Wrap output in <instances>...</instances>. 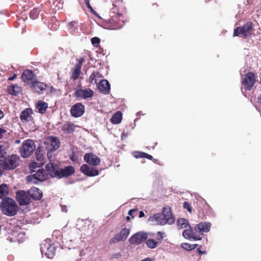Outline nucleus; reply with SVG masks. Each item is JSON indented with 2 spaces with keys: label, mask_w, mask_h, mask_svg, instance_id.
Wrapping results in <instances>:
<instances>
[{
  "label": "nucleus",
  "mask_w": 261,
  "mask_h": 261,
  "mask_svg": "<svg viewBox=\"0 0 261 261\" xmlns=\"http://www.w3.org/2000/svg\"><path fill=\"white\" fill-rule=\"evenodd\" d=\"M148 221L157 225H172L175 222V218L172 214L170 207L167 206L163 208L162 213L154 214L149 218Z\"/></svg>",
  "instance_id": "1"
},
{
  "label": "nucleus",
  "mask_w": 261,
  "mask_h": 261,
  "mask_svg": "<svg viewBox=\"0 0 261 261\" xmlns=\"http://www.w3.org/2000/svg\"><path fill=\"white\" fill-rule=\"evenodd\" d=\"M46 169L51 176L62 178L68 176L74 172V169L72 166H67L63 169H58V166L52 163L46 165Z\"/></svg>",
  "instance_id": "2"
},
{
  "label": "nucleus",
  "mask_w": 261,
  "mask_h": 261,
  "mask_svg": "<svg viewBox=\"0 0 261 261\" xmlns=\"http://www.w3.org/2000/svg\"><path fill=\"white\" fill-rule=\"evenodd\" d=\"M0 208L5 215L9 217L15 216L18 211V207L15 201L9 197L2 199L0 203Z\"/></svg>",
  "instance_id": "3"
},
{
  "label": "nucleus",
  "mask_w": 261,
  "mask_h": 261,
  "mask_svg": "<svg viewBox=\"0 0 261 261\" xmlns=\"http://www.w3.org/2000/svg\"><path fill=\"white\" fill-rule=\"evenodd\" d=\"M19 157L16 155L8 156L4 160H0V172L4 169L12 170L18 165Z\"/></svg>",
  "instance_id": "4"
},
{
  "label": "nucleus",
  "mask_w": 261,
  "mask_h": 261,
  "mask_svg": "<svg viewBox=\"0 0 261 261\" xmlns=\"http://www.w3.org/2000/svg\"><path fill=\"white\" fill-rule=\"evenodd\" d=\"M36 148L34 142L30 139L23 142L20 148V153L22 158H27L32 154Z\"/></svg>",
  "instance_id": "5"
},
{
  "label": "nucleus",
  "mask_w": 261,
  "mask_h": 261,
  "mask_svg": "<svg viewBox=\"0 0 261 261\" xmlns=\"http://www.w3.org/2000/svg\"><path fill=\"white\" fill-rule=\"evenodd\" d=\"M255 75L252 72H248L245 75L242 80V84L244 89L250 90L255 83Z\"/></svg>",
  "instance_id": "6"
},
{
  "label": "nucleus",
  "mask_w": 261,
  "mask_h": 261,
  "mask_svg": "<svg viewBox=\"0 0 261 261\" xmlns=\"http://www.w3.org/2000/svg\"><path fill=\"white\" fill-rule=\"evenodd\" d=\"M252 24L250 22H247L243 27H238L234 30L233 36H237L242 35L244 37H247L251 34Z\"/></svg>",
  "instance_id": "7"
},
{
  "label": "nucleus",
  "mask_w": 261,
  "mask_h": 261,
  "mask_svg": "<svg viewBox=\"0 0 261 261\" xmlns=\"http://www.w3.org/2000/svg\"><path fill=\"white\" fill-rule=\"evenodd\" d=\"M148 238V233L144 232H138L133 234L129 239L130 244L139 245Z\"/></svg>",
  "instance_id": "8"
},
{
  "label": "nucleus",
  "mask_w": 261,
  "mask_h": 261,
  "mask_svg": "<svg viewBox=\"0 0 261 261\" xmlns=\"http://www.w3.org/2000/svg\"><path fill=\"white\" fill-rule=\"evenodd\" d=\"M41 251L42 254H44L48 258H51L56 252V247L53 244L45 243L41 245Z\"/></svg>",
  "instance_id": "9"
},
{
  "label": "nucleus",
  "mask_w": 261,
  "mask_h": 261,
  "mask_svg": "<svg viewBox=\"0 0 261 261\" xmlns=\"http://www.w3.org/2000/svg\"><path fill=\"white\" fill-rule=\"evenodd\" d=\"M45 172L42 170L39 169L37 170L36 172L27 177V180L28 182L36 184L37 180L43 181L46 178Z\"/></svg>",
  "instance_id": "10"
},
{
  "label": "nucleus",
  "mask_w": 261,
  "mask_h": 261,
  "mask_svg": "<svg viewBox=\"0 0 261 261\" xmlns=\"http://www.w3.org/2000/svg\"><path fill=\"white\" fill-rule=\"evenodd\" d=\"M16 197L20 205H27L30 202L31 197L28 195V192L20 190L17 191Z\"/></svg>",
  "instance_id": "11"
},
{
  "label": "nucleus",
  "mask_w": 261,
  "mask_h": 261,
  "mask_svg": "<svg viewBox=\"0 0 261 261\" xmlns=\"http://www.w3.org/2000/svg\"><path fill=\"white\" fill-rule=\"evenodd\" d=\"M94 93L92 90L90 88L79 89L75 92V95L76 97L83 99H87L92 97Z\"/></svg>",
  "instance_id": "12"
},
{
  "label": "nucleus",
  "mask_w": 261,
  "mask_h": 261,
  "mask_svg": "<svg viewBox=\"0 0 261 261\" xmlns=\"http://www.w3.org/2000/svg\"><path fill=\"white\" fill-rule=\"evenodd\" d=\"M81 171L88 176H95L99 174L98 170L87 164H84L81 167Z\"/></svg>",
  "instance_id": "13"
},
{
  "label": "nucleus",
  "mask_w": 261,
  "mask_h": 261,
  "mask_svg": "<svg viewBox=\"0 0 261 261\" xmlns=\"http://www.w3.org/2000/svg\"><path fill=\"white\" fill-rule=\"evenodd\" d=\"M85 161L89 165L97 166L100 162V159L95 154L92 153H87L84 155Z\"/></svg>",
  "instance_id": "14"
},
{
  "label": "nucleus",
  "mask_w": 261,
  "mask_h": 261,
  "mask_svg": "<svg viewBox=\"0 0 261 261\" xmlns=\"http://www.w3.org/2000/svg\"><path fill=\"white\" fill-rule=\"evenodd\" d=\"M130 233V229L129 228H124L122 229L119 233L117 234L114 238L111 239L110 243H114L119 242L122 240H125Z\"/></svg>",
  "instance_id": "15"
},
{
  "label": "nucleus",
  "mask_w": 261,
  "mask_h": 261,
  "mask_svg": "<svg viewBox=\"0 0 261 261\" xmlns=\"http://www.w3.org/2000/svg\"><path fill=\"white\" fill-rule=\"evenodd\" d=\"M85 107L81 103H78L72 106L70 110V112L74 117H79L81 116L84 113Z\"/></svg>",
  "instance_id": "16"
},
{
  "label": "nucleus",
  "mask_w": 261,
  "mask_h": 261,
  "mask_svg": "<svg viewBox=\"0 0 261 261\" xmlns=\"http://www.w3.org/2000/svg\"><path fill=\"white\" fill-rule=\"evenodd\" d=\"M33 111L31 109H27L23 111L20 115V118L23 123L33 122V118L32 117Z\"/></svg>",
  "instance_id": "17"
},
{
  "label": "nucleus",
  "mask_w": 261,
  "mask_h": 261,
  "mask_svg": "<svg viewBox=\"0 0 261 261\" xmlns=\"http://www.w3.org/2000/svg\"><path fill=\"white\" fill-rule=\"evenodd\" d=\"M45 143L51 145V148H49V150L51 151L55 150L59 147L60 142L59 139L56 137H49L46 139Z\"/></svg>",
  "instance_id": "18"
},
{
  "label": "nucleus",
  "mask_w": 261,
  "mask_h": 261,
  "mask_svg": "<svg viewBox=\"0 0 261 261\" xmlns=\"http://www.w3.org/2000/svg\"><path fill=\"white\" fill-rule=\"evenodd\" d=\"M211 223L208 222H200L194 227L195 231L207 232L210 231Z\"/></svg>",
  "instance_id": "19"
},
{
  "label": "nucleus",
  "mask_w": 261,
  "mask_h": 261,
  "mask_svg": "<svg viewBox=\"0 0 261 261\" xmlns=\"http://www.w3.org/2000/svg\"><path fill=\"white\" fill-rule=\"evenodd\" d=\"M98 88L101 92L107 94L110 92V85L107 80H102L99 83Z\"/></svg>",
  "instance_id": "20"
},
{
  "label": "nucleus",
  "mask_w": 261,
  "mask_h": 261,
  "mask_svg": "<svg viewBox=\"0 0 261 261\" xmlns=\"http://www.w3.org/2000/svg\"><path fill=\"white\" fill-rule=\"evenodd\" d=\"M27 192L31 198L36 200L40 199L42 196V193L39 189L36 187L31 188Z\"/></svg>",
  "instance_id": "21"
},
{
  "label": "nucleus",
  "mask_w": 261,
  "mask_h": 261,
  "mask_svg": "<svg viewBox=\"0 0 261 261\" xmlns=\"http://www.w3.org/2000/svg\"><path fill=\"white\" fill-rule=\"evenodd\" d=\"M183 237L187 239H193L195 240H200L201 238L199 235H197L195 232H193L192 229H187L182 232Z\"/></svg>",
  "instance_id": "22"
},
{
  "label": "nucleus",
  "mask_w": 261,
  "mask_h": 261,
  "mask_svg": "<svg viewBox=\"0 0 261 261\" xmlns=\"http://www.w3.org/2000/svg\"><path fill=\"white\" fill-rule=\"evenodd\" d=\"M31 86L33 88V90L37 92L43 91L46 88V85L45 84L37 81H33L31 83Z\"/></svg>",
  "instance_id": "23"
},
{
  "label": "nucleus",
  "mask_w": 261,
  "mask_h": 261,
  "mask_svg": "<svg viewBox=\"0 0 261 261\" xmlns=\"http://www.w3.org/2000/svg\"><path fill=\"white\" fill-rule=\"evenodd\" d=\"M34 74L31 70H26L22 73L21 79L23 82L31 81L32 83L33 81H35L34 80Z\"/></svg>",
  "instance_id": "24"
},
{
  "label": "nucleus",
  "mask_w": 261,
  "mask_h": 261,
  "mask_svg": "<svg viewBox=\"0 0 261 261\" xmlns=\"http://www.w3.org/2000/svg\"><path fill=\"white\" fill-rule=\"evenodd\" d=\"M76 126L71 123L68 122L65 123L62 127V130L66 134H70L74 131L75 129Z\"/></svg>",
  "instance_id": "25"
},
{
  "label": "nucleus",
  "mask_w": 261,
  "mask_h": 261,
  "mask_svg": "<svg viewBox=\"0 0 261 261\" xmlns=\"http://www.w3.org/2000/svg\"><path fill=\"white\" fill-rule=\"evenodd\" d=\"M8 91L10 94L17 95L21 91V89L17 85H12L9 87Z\"/></svg>",
  "instance_id": "26"
},
{
  "label": "nucleus",
  "mask_w": 261,
  "mask_h": 261,
  "mask_svg": "<svg viewBox=\"0 0 261 261\" xmlns=\"http://www.w3.org/2000/svg\"><path fill=\"white\" fill-rule=\"evenodd\" d=\"M48 107V104L42 101H39L36 105V109L41 114H43Z\"/></svg>",
  "instance_id": "27"
},
{
  "label": "nucleus",
  "mask_w": 261,
  "mask_h": 261,
  "mask_svg": "<svg viewBox=\"0 0 261 261\" xmlns=\"http://www.w3.org/2000/svg\"><path fill=\"white\" fill-rule=\"evenodd\" d=\"M122 114L121 112H117L111 118V121L113 124H119L122 120Z\"/></svg>",
  "instance_id": "28"
},
{
  "label": "nucleus",
  "mask_w": 261,
  "mask_h": 261,
  "mask_svg": "<svg viewBox=\"0 0 261 261\" xmlns=\"http://www.w3.org/2000/svg\"><path fill=\"white\" fill-rule=\"evenodd\" d=\"M177 226L178 229L186 228L190 227L187 219L184 218H179L177 221Z\"/></svg>",
  "instance_id": "29"
},
{
  "label": "nucleus",
  "mask_w": 261,
  "mask_h": 261,
  "mask_svg": "<svg viewBox=\"0 0 261 261\" xmlns=\"http://www.w3.org/2000/svg\"><path fill=\"white\" fill-rule=\"evenodd\" d=\"M9 188L6 184H3L0 185V198L7 196L9 193Z\"/></svg>",
  "instance_id": "30"
},
{
  "label": "nucleus",
  "mask_w": 261,
  "mask_h": 261,
  "mask_svg": "<svg viewBox=\"0 0 261 261\" xmlns=\"http://www.w3.org/2000/svg\"><path fill=\"white\" fill-rule=\"evenodd\" d=\"M81 68L79 66H75L72 71V78L74 80L77 79L80 74Z\"/></svg>",
  "instance_id": "31"
},
{
  "label": "nucleus",
  "mask_w": 261,
  "mask_h": 261,
  "mask_svg": "<svg viewBox=\"0 0 261 261\" xmlns=\"http://www.w3.org/2000/svg\"><path fill=\"white\" fill-rule=\"evenodd\" d=\"M146 246L150 249H154L158 245V242L153 239H148L146 241Z\"/></svg>",
  "instance_id": "32"
},
{
  "label": "nucleus",
  "mask_w": 261,
  "mask_h": 261,
  "mask_svg": "<svg viewBox=\"0 0 261 261\" xmlns=\"http://www.w3.org/2000/svg\"><path fill=\"white\" fill-rule=\"evenodd\" d=\"M196 244H190L189 243H182L181 244V247L187 250H192L195 249L196 247Z\"/></svg>",
  "instance_id": "33"
},
{
  "label": "nucleus",
  "mask_w": 261,
  "mask_h": 261,
  "mask_svg": "<svg viewBox=\"0 0 261 261\" xmlns=\"http://www.w3.org/2000/svg\"><path fill=\"white\" fill-rule=\"evenodd\" d=\"M39 14V10L37 8H34L32 10L30 13L31 18L33 19H36Z\"/></svg>",
  "instance_id": "34"
},
{
  "label": "nucleus",
  "mask_w": 261,
  "mask_h": 261,
  "mask_svg": "<svg viewBox=\"0 0 261 261\" xmlns=\"http://www.w3.org/2000/svg\"><path fill=\"white\" fill-rule=\"evenodd\" d=\"M77 22L75 21L70 22L68 24L69 29L71 32L75 31L77 29Z\"/></svg>",
  "instance_id": "35"
},
{
  "label": "nucleus",
  "mask_w": 261,
  "mask_h": 261,
  "mask_svg": "<svg viewBox=\"0 0 261 261\" xmlns=\"http://www.w3.org/2000/svg\"><path fill=\"white\" fill-rule=\"evenodd\" d=\"M36 159L38 161L41 162L43 160V154L41 152V149L40 148H38L36 151Z\"/></svg>",
  "instance_id": "36"
},
{
  "label": "nucleus",
  "mask_w": 261,
  "mask_h": 261,
  "mask_svg": "<svg viewBox=\"0 0 261 261\" xmlns=\"http://www.w3.org/2000/svg\"><path fill=\"white\" fill-rule=\"evenodd\" d=\"M100 75L98 72L92 73L89 77V81L91 83H93L94 82L96 83V78L99 77Z\"/></svg>",
  "instance_id": "37"
},
{
  "label": "nucleus",
  "mask_w": 261,
  "mask_h": 261,
  "mask_svg": "<svg viewBox=\"0 0 261 261\" xmlns=\"http://www.w3.org/2000/svg\"><path fill=\"white\" fill-rule=\"evenodd\" d=\"M41 164L33 162L29 164V168L32 172H35V169L40 167Z\"/></svg>",
  "instance_id": "38"
},
{
  "label": "nucleus",
  "mask_w": 261,
  "mask_h": 261,
  "mask_svg": "<svg viewBox=\"0 0 261 261\" xmlns=\"http://www.w3.org/2000/svg\"><path fill=\"white\" fill-rule=\"evenodd\" d=\"M100 39L97 37H94L91 39V43L93 45L96 46L99 44Z\"/></svg>",
  "instance_id": "39"
},
{
  "label": "nucleus",
  "mask_w": 261,
  "mask_h": 261,
  "mask_svg": "<svg viewBox=\"0 0 261 261\" xmlns=\"http://www.w3.org/2000/svg\"><path fill=\"white\" fill-rule=\"evenodd\" d=\"M184 207L185 208L187 209L189 212L191 213L192 212V207L189 202L186 201L184 203Z\"/></svg>",
  "instance_id": "40"
},
{
  "label": "nucleus",
  "mask_w": 261,
  "mask_h": 261,
  "mask_svg": "<svg viewBox=\"0 0 261 261\" xmlns=\"http://www.w3.org/2000/svg\"><path fill=\"white\" fill-rule=\"evenodd\" d=\"M6 154V152L5 151L4 147L1 145H0V158H3Z\"/></svg>",
  "instance_id": "41"
},
{
  "label": "nucleus",
  "mask_w": 261,
  "mask_h": 261,
  "mask_svg": "<svg viewBox=\"0 0 261 261\" xmlns=\"http://www.w3.org/2000/svg\"><path fill=\"white\" fill-rule=\"evenodd\" d=\"M144 152H136L134 153V156L136 158H143Z\"/></svg>",
  "instance_id": "42"
},
{
  "label": "nucleus",
  "mask_w": 261,
  "mask_h": 261,
  "mask_svg": "<svg viewBox=\"0 0 261 261\" xmlns=\"http://www.w3.org/2000/svg\"><path fill=\"white\" fill-rule=\"evenodd\" d=\"M78 63L75 65V66H79L80 67L82 68V64L84 61V59L82 58H80L77 60Z\"/></svg>",
  "instance_id": "43"
},
{
  "label": "nucleus",
  "mask_w": 261,
  "mask_h": 261,
  "mask_svg": "<svg viewBox=\"0 0 261 261\" xmlns=\"http://www.w3.org/2000/svg\"><path fill=\"white\" fill-rule=\"evenodd\" d=\"M85 4L86 5V6H87V7L90 9V10L91 11H93V10L92 8V7L91 6L90 4V2H89V0H85Z\"/></svg>",
  "instance_id": "44"
},
{
  "label": "nucleus",
  "mask_w": 261,
  "mask_h": 261,
  "mask_svg": "<svg viewBox=\"0 0 261 261\" xmlns=\"http://www.w3.org/2000/svg\"><path fill=\"white\" fill-rule=\"evenodd\" d=\"M6 133V130L0 126V137H2Z\"/></svg>",
  "instance_id": "45"
},
{
  "label": "nucleus",
  "mask_w": 261,
  "mask_h": 261,
  "mask_svg": "<svg viewBox=\"0 0 261 261\" xmlns=\"http://www.w3.org/2000/svg\"><path fill=\"white\" fill-rule=\"evenodd\" d=\"M143 154V158H147L149 160H151L152 159V156L151 155H149L147 153H144Z\"/></svg>",
  "instance_id": "46"
},
{
  "label": "nucleus",
  "mask_w": 261,
  "mask_h": 261,
  "mask_svg": "<svg viewBox=\"0 0 261 261\" xmlns=\"http://www.w3.org/2000/svg\"><path fill=\"white\" fill-rule=\"evenodd\" d=\"M158 237H159L161 239H163L164 237V233L159 231L157 233Z\"/></svg>",
  "instance_id": "47"
},
{
  "label": "nucleus",
  "mask_w": 261,
  "mask_h": 261,
  "mask_svg": "<svg viewBox=\"0 0 261 261\" xmlns=\"http://www.w3.org/2000/svg\"><path fill=\"white\" fill-rule=\"evenodd\" d=\"M136 212V210H134V209H132L130 210L128 212V215L133 217V213L134 212Z\"/></svg>",
  "instance_id": "48"
},
{
  "label": "nucleus",
  "mask_w": 261,
  "mask_h": 261,
  "mask_svg": "<svg viewBox=\"0 0 261 261\" xmlns=\"http://www.w3.org/2000/svg\"><path fill=\"white\" fill-rule=\"evenodd\" d=\"M16 74H14V75H13L11 77H10L8 80L9 81H13V80H14V79L16 77Z\"/></svg>",
  "instance_id": "49"
},
{
  "label": "nucleus",
  "mask_w": 261,
  "mask_h": 261,
  "mask_svg": "<svg viewBox=\"0 0 261 261\" xmlns=\"http://www.w3.org/2000/svg\"><path fill=\"white\" fill-rule=\"evenodd\" d=\"M62 211L64 212H66L67 211V208L65 206H63L62 207Z\"/></svg>",
  "instance_id": "50"
},
{
  "label": "nucleus",
  "mask_w": 261,
  "mask_h": 261,
  "mask_svg": "<svg viewBox=\"0 0 261 261\" xmlns=\"http://www.w3.org/2000/svg\"><path fill=\"white\" fill-rule=\"evenodd\" d=\"M141 261H152V260L150 258L147 257L142 259Z\"/></svg>",
  "instance_id": "51"
},
{
  "label": "nucleus",
  "mask_w": 261,
  "mask_h": 261,
  "mask_svg": "<svg viewBox=\"0 0 261 261\" xmlns=\"http://www.w3.org/2000/svg\"><path fill=\"white\" fill-rule=\"evenodd\" d=\"M4 117V113L3 111L0 109V119H1Z\"/></svg>",
  "instance_id": "52"
},
{
  "label": "nucleus",
  "mask_w": 261,
  "mask_h": 261,
  "mask_svg": "<svg viewBox=\"0 0 261 261\" xmlns=\"http://www.w3.org/2000/svg\"><path fill=\"white\" fill-rule=\"evenodd\" d=\"M144 216V214L142 211H140L139 213V217L141 218Z\"/></svg>",
  "instance_id": "53"
},
{
  "label": "nucleus",
  "mask_w": 261,
  "mask_h": 261,
  "mask_svg": "<svg viewBox=\"0 0 261 261\" xmlns=\"http://www.w3.org/2000/svg\"><path fill=\"white\" fill-rule=\"evenodd\" d=\"M47 156L49 159L51 158V155H50V152L47 153Z\"/></svg>",
  "instance_id": "54"
},
{
  "label": "nucleus",
  "mask_w": 261,
  "mask_h": 261,
  "mask_svg": "<svg viewBox=\"0 0 261 261\" xmlns=\"http://www.w3.org/2000/svg\"><path fill=\"white\" fill-rule=\"evenodd\" d=\"M15 142H16V143H20V140H17Z\"/></svg>",
  "instance_id": "55"
},
{
  "label": "nucleus",
  "mask_w": 261,
  "mask_h": 261,
  "mask_svg": "<svg viewBox=\"0 0 261 261\" xmlns=\"http://www.w3.org/2000/svg\"><path fill=\"white\" fill-rule=\"evenodd\" d=\"M127 220H128L129 219V217H127Z\"/></svg>",
  "instance_id": "56"
},
{
  "label": "nucleus",
  "mask_w": 261,
  "mask_h": 261,
  "mask_svg": "<svg viewBox=\"0 0 261 261\" xmlns=\"http://www.w3.org/2000/svg\"><path fill=\"white\" fill-rule=\"evenodd\" d=\"M259 99H260V100H261V95H260V96H259Z\"/></svg>",
  "instance_id": "57"
}]
</instances>
